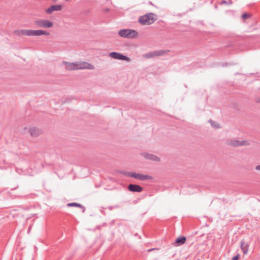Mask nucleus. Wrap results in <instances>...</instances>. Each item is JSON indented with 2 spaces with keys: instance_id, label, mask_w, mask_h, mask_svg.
I'll use <instances>...</instances> for the list:
<instances>
[{
  "instance_id": "f8f14e48",
  "label": "nucleus",
  "mask_w": 260,
  "mask_h": 260,
  "mask_svg": "<svg viewBox=\"0 0 260 260\" xmlns=\"http://www.w3.org/2000/svg\"><path fill=\"white\" fill-rule=\"evenodd\" d=\"M186 240L185 237L180 236L175 240V245L177 246H181L185 243Z\"/></svg>"
},
{
  "instance_id": "6e6552de",
  "label": "nucleus",
  "mask_w": 260,
  "mask_h": 260,
  "mask_svg": "<svg viewBox=\"0 0 260 260\" xmlns=\"http://www.w3.org/2000/svg\"><path fill=\"white\" fill-rule=\"evenodd\" d=\"M62 9V6L60 5H54L51 6L49 8L45 10L46 13L48 14H51L54 11H60Z\"/></svg>"
},
{
  "instance_id": "5701e85b",
  "label": "nucleus",
  "mask_w": 260,
  "mask_h": 260,
  "mask_svg": "<svg viewBox=\"0 0 260 260\" xmlns=\"http://www.w3.org/2000/svg\"><path fill=\"white\" fill-rule=\"evenodd\" d=\"M255 170H256L257 171H260V165L256 166L255 167Z\"/></svg>"
},
{
  "instance_id": "a211bd4d",
  "label": "nucleus",
  "mask_w": 260,
  "mask_h": 260,
  "mask_svg": "<svg viewBox=\"0 0 260 260\" xmlns=\"http://www.w3.org/2000/svg\"><path fill=\"white\" fill-rule=\"evenodd\" d=\"M24 36H34V30L32 29H25Z\"/></svg>"
},
{
  "instance_id": "b1692460",
  "label": "nucleus",
  "mask_w": 260,
  "mask_h": 260,
  "mask_svg": "<svg viewBox=\"0 0 260 260\" xmlns=\"http://www.w3.org/2000/svg\"><path fill=\"white\" fill-rule=\"evenodd\" d=\"M30 228H31V227H30V226L29 227V229H28V233H29V232H30Z\"/></svg>"
},
{
  "instance_id": "423d86ee",
  "label": "nucleus",
  "mask_w": 260,
  "mask_h": 260,
  "mask_svg": "<svg viewBox=\"0 0 260 260\" xmlns=\"http://www.w3.org/2000/svg\"><path fill=\"white\" fill-rule=\"evenodd\" d=\"M77 70L89 69L93 70L94 67L88 62L81 61L76 62Z\"/></svg>"
},
{
  "instance_id": "dca6fc26",
  "label": "nucleus",
  "mask_w": 260,
  "mask_h": 260,
  "mask_svg": "<svg viewBox=\"0 0 260 260\" xmlns=\"http://www.w3.org/2000/svg\"><path fill=\"white\" fill-rule=\"evenodd\" d=\"M49 33L43 30H34V36H39L41 35L48 36Z\"/></svg>"
},
{
  "instance_id": "9d476101",
  "label": "nucleus",
  "mask_w": 260,
  "mask_h": 260,
  "mask_svg": "<svg viewBox=\"0 0 260 260\" xmlns=\"http://www.w3.org/2000/svg\"><path fill=\"white\" fill-rule=\"evenodd\" d=\"M127 188L128 189L132 192H140L143 190V188L137 184H130L128 185Z\"/></svg>"
},
{
  "instance_id": "f03ea898",
  "label": "nucleus",
  "mask_w": 260,
  "mask_h": 260,
  "mask_svg": "<svg viewBox=\"0 0 260 260\" xmlns=\"http://www.w3.org/2000/svg\"><path fill=\"white\" fill-rule=\"evenodd\" d=\"M121 173L125 176L133 177L142 181L151 180L153 178L151 176L136 173L133 172L123 171Z\"/></svg>"
},
{
  "instance_id": "412c9836",
  "label": "nucleus",
  "mask_w": 260,
  "mask_h": 260,
  "mask_svg": "<svg viewBox=\"0 0 260 260\" xmlns=\"http://www.w3.org/2000/svg\"><path fill=\"white\" fill-rule=\"evenodd\" d=\"M248 17V15L247 14H246V13L243 14L242 15V17L243 18H247Z\"/></svg>"
},
{
  "instance_id": "39448f33",
  "label": "nucleus",
  "mask_w": 260,
  "mask_h": 260,
  "mask_svg": "<svg viewBox=\"0 0 260 260\" xmlns=\"http://www.w3.org/2000/svg\"><path fill=\"white\" fill-rule=\"evenodd\" d=\"M227 144L234 147H237L240 146L247 145L248 143L246 141H239L236 139H232L229 140L227 141Z\"/></svg>"
},
{
  "instance_id": "20e7f679",
  "label": "nucleus",
  "mask_w": 260,
  "mask_h": 260,
  "mask_svg": "<svg viewBox=\"0 0 260 260\" xmlns=\"http://www.w3.org/2000/svg\"><path fill=\"white\" fill-rule=\"evenodd\" d=\"M35 24L41 28H50L53 26V23L48 20H38L35 21Z\"/></svg>"
},
{
  "instance_id": "0eeeda50",
  "label": "nucleus",
  "mask_w": 260,
  "mask_h": 260,
  "mask_svg": "<svg viewBox=\"0 0 260 260\" xmlns=\"http://www.w3.org/2000/svg\"><path fill=\"white\" fill-rule=\"evenodd\" d=\"M109 56L113 58L117 59H119V60H126V61H129L130 60L128 57H127L125 55H123L120 53L116 52H112L110 53Z\"/></svg>"
},
{
  "instance_id": "6ab92c4d",
  "label": "nucleus",
  "mask_w": 260,
  "mask_h": 260,
  "mask_svg": "<svg viewBox=\"0 0 260 260\" xmlns=\"http://www.w3.org/2000/svg\"><path fill=\"white\" fill-rule=\"evenodd\" d=\"M68 207H81L82 205L80 204H78L76 203H71L67 204Z\"/></svg>"
},
{
  "instance_id": "2eb2a0df",
  "label": "nucleus",
  "mask_w": 260,
  "mask_h": 260,
  "mask_svg": "<svg viewBox=\"0 0 260 260\" xmlns=\"http://www.w3.org/2000/svg\"><path fill=\"white\" fill-rule=\"evenodd\" d=\"M241 248L244 254H246L249 249V244L244 241L241 242Z\"/></svg>"
},
{
  "instance_id": "f3484780",
  "label": "nucleus",
  "mask_w": 260,
  "mask_h": 260,
  "mask_svg": "<svg viewBox=\"0 0 260 260\" xmlns=\"http://www.w3.org/2000/svg\"><path fill=\"white\" fill-rule=\"evenodd\" d=\"M14 34L18 36H24L25 29L15 30L14 31Z\"/></svg>"
},
{
  "instance_id": "393cba45",
  "label": "nucleus",
  "mask_w": 260,
  "mask_h": 260,
  "mask_svg": "<svg viewBox=\"0 0 260 260\" xmlns=\"http://www.w3.org/2000/svg\"><path fill=\"white\" fill-rule=\"evenodd\" d=\"M222 3L226 4V1H223L222 2Z\"/></svg>"
},
{
  "instance_id": "9b49d317",
  "label": "nucleus",
  "mask_w": 260,
  "mask_h": 260,
  "mask_svg": "<svg viewBox=\"0 0 260 260\" xmlns=\"http://www.w3.org/2000/svg\"><path fill=\"white\" fill-rule=\"evenodd\" d=\"M62 63L64 65L66 70L69 71L77 70L76 62H69L63 61Z\"/></svg>"
},
{
  "instance_id": "1a4fd4ad",
  "label": "nucleus",
  "mask_w": 260,
  "mask_h": 260,
  "mask_svg": "<svg viewBox=\"0 0 260 260\" xmlns=\"http://www.w3.org/2000/svg\"><path fill=\"white\" fill-rule=\"evenodd\" d=\"M142 154L147 159L157 162L160 160V158L158 157L157 156L147 152H144Z\"/></svg>"
},
{
  "instance_id": "7ed1b4c3",
  "label": "nucleus",
  "mask_w": 260,
  "mask_h": 260,
  "mask_svg": "<svg viewBox=\"0 0 260 260\" xmlns=\"http://www.w3.org/2000/svg\"><path fill=\"white\" fill-rule=\"evenodd\" d=\"M154 14L148 13L139 18V22L142 25H150L154 22Z\"/></svg>"
},
{
  "instance_id": "f257e3e1",
  "label": "nucleus",
  "mask_w": 260,
  "mask_h": 260,
  "mask_svg": "<svg viewBox=\"0 0 260 260\" xmlns=\"http://www.w3.org/2000/svg\"><path fill=\"white\" fill-rule=\"evenodd\" d=\"M118 35L124 38L132 39L138 37V32L134 29H122L118 31Z\"/></svg>"
},
{
  "instance_id": "4468645a",
  "label": "nucleus",
  "mask_w": 260,
  "mask_h": 260,
  "mask_svg": "<svg viewBox=\"0 0 260 260\" xmlns=\"http://www.w3.org/2000/svg\"><path fill=\"white\" fill-rule=\"evenodd\" d=\"M163 51H157L152 52H149L145 54V56L147 58H151L154 56H160L162 54Z\"/></svg>"
},
{
  "instance_id": "4be33fe9",
  "label": "nucleus",
  "mask_w": 260,
  "mask_h": 260,
  "mask_svg": "<svg viewBox=\"0 0 260 260\" xmlns=\"http://www.w3.org/2000/svg\"><path fill=\"white\" fill-rule=\"evenodd\" d=\"M238 258H239V256L235 255L232 258V260H238Z\"/></svg>"
},
{
  "instance_id": "aec40b11",
  "label": "nucleus",
  "mask_w": 260,
  "mask_h": 260,
  "mask_svg": "<svg viewBox=\"0 0 260 260\" xmlns=\"http://www.w3.org/2000/svg\"><path fill=\"white\" fill-rule=\"evenodd\" d=\"M209 122L211 123V124L213 127L215 128H218L219 127V125L217 123L212 120H210Z\"/></svg>"
},
{
  "instance_id": "ddd939ff",
  "label": "nucleus",
  "mask_w": 260,
  "mask_h": 260,
  "mask_svg": "<svg viewBox=\"0 0 260 260\" xmlns=\"http://www.w3.org/2000/svg\"><path fill=\"white\" fill-rule=\"evenodd\" d=\"M29 132L30 135L32 137L38 136L41 133V130L34 127L30 128Z\"/></svg>"
}]
</instances>
